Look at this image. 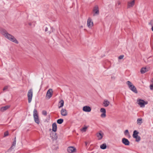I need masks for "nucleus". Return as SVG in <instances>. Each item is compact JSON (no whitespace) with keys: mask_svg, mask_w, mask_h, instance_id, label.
Instances as JSON below:
<instances>
[{"mask_svg":"<svg viewBox=\"0 0 153 153\" xmlns=\"http://www.w3.org/2000/svg\"><path fill=\"white\" fill-rule=\"evenodd\" d=\"M148 70L147 69L146 67L142 68L140 70V72L142 74H143L147 72Z\"/></svg>","mask_w":153,"mask_h":153,"instance_id":"obj_19","label":"nucleus"},{"mask_svg":"<svg viewBox=\"0 0 153 153\" xmlns=\"http://www.w3.org/2000/svg\"><path fill=\"white\" fill-rule=\"evenodd\" d=\"M149 25H150L152 26L153 25V20H151L149 23Z\"/></svg>","mask_w":153,"mask_h":153,"instance_id":"obj_31","label":"nucleus"},{"mask_svg":"<svg viewBox=\"0 0 153 153\" xmlns=\"http://www.w3.org/2000/svg\"><path fill=\"white\" fill-rule=\"evenodd\" d=\"M126 84L128 85L129 88L133 92L136 94H137L138 93L136 88L130 81H127L126 82Z\"/></svg>","mask_w":153,"mask_h":153,"instance_id":"obj_2","label":"nucleus"},{"mask_svg":"<svg viewBox=\"0 0 153 153\" xmlns=\"http://www.w3.org/2000/svg\"><path fill=\"white\" fill-rule=\"evenodd\" d=\"M83 110L86 112H89L91 111V108L88 106H85L83 107Z\"/></svg>","mask_w":153,"mask_h":153,"instance_id":"obj_10","label":"nucleus"},{"mask_svg":"<svg viewBox=\"0 0 153 153\" xmlns=\"http://www.w3.org/2000/svg\"><path fill=\"white\" fill-rule=\"evenodd\" d=\"M8 131H6L4 133V137H6L8 135Z\"/></svg>","mask_w":153,"mask_h":153,"instance_id":"obj_33","label":"nucleus"},{"mask_svg":"<svg viewBox=\"0 0 153 153\" xmlns=\"http://www.w3.org/2000/svg\"><path fill=\"white\" fill-rule=\"evenodd\" d=\"M53 95V91L52 89L51 88L49 89L47 91L46 95V97L49 99L51 98Z\"/></svg>","mask_w":153,"mask_h":153,"instance_id":"obj_4","label":"nucleus"},{"mask_svg":"<svg viewBox=\"0 0 153 153\" xmlns=\"http://www.w3.org/2000/svg\"><path fill=\"white\" fill-rule=\"evenodd\" d=\"M51 31H49L48 32V33H49V34H50L51 33V32H53V28L52 27V28H51Z\"/></svg>","mask_w":153,"mask_h":153,"instance_id":"obj_37","label":"nucleus"},{"mask_svg":"<svg viewBox=\"0 0 153 153\" xmlns=\"http://www.w3.org/2000/svg\"><path fill=\"white\" fill-rule=\"evenodd\" d=\"M33 116L34 118L39 117L37 111L36 109H34V110Z\"/></svg>","mask_w":153,"mask_h":153,"instance_id":"obj_21","label":"nucleus"},{"mask_svg":"<svg viewBox=\"0 0 153 153\" xmlns=\"http://www.w3.org/2000/svg\"><path fill=\"white\" fill-rule=\"evenodd\" d=\"M122 143L126 146H128L130 144V142L127 139L125 138H123L122 139Z\"/></svg>","mask_w":153,"mask_h":153,"instance_id":"obj_7","label":"nucleus"},{"mask_svg":"<svg viewBox=\"0 0 153 153\" xmlns=\"http://www.w3.org/2000/svg\"><path fill=\"white\" fill-rule=\"evenodd\" d=\"M142 119L141 118H138L137 121V123L139 125H140L142 123Z\"/></svg>","mask_w":153,"mask_h":153,"instance_id":"obj_22","label":"nucleus"},{"mask_svg":"<svg viewBox=\"0 0 153 153\" xmlns=\"http://www.w3.org/2000/svg\"><path fill=\"white\" fill-rule=\"evenodd\" d=\"M52 130L54 132H55L57 130V127L56 123H54L52 124Z\"/></svg>","mask_w":153,"mask_h":153,"instance_id":"obj_16","label":"nucleus"},{"mask_svg":"<svg viewBox=\"0 0 153 153\" xmlns=\"http://www.w3.org/2000/svg\"><path fill=\"white\" fill-rule=\"evenodd\" d=\"M106 147L107 146L105 143H103L100 146V148L102 149H106Z\"/></svg>","mask_w":153,"mask_h":153,"instance_id":"obj_23","label":"nucleus"},{"mask_svg":"<svg viewBox=\"0 0 153 153\" xmlns=\"http://www.w3.org/2000/svg\"><path fill=\"white\" fill-rule=\"evenodd\" d=\"M0 32L6 38L10 41H12L16 44L19 43L17 40L12 35L9 33L7 32L3 28L0 29Z\"/></svg>","mask_w":153,"mask_h":153,"instance_id":"obj_1","label":"nucleus"},{"mask_svg":"<svg viewBox=\"0 0 153 153\" xmlns=\"http://www.w3.org/2000/svg\"><path fill=\"white\" fill-rule=\"evenodd\" d=\"M124 134L126 135H129V133L128 130H126L124 131Z\"/></svg>","mask_w":153,"mask_h":153,"instance_id":"obj_29","label":"nucleus"},{"mask_svg":"<svg viewBox=\"0 0 153 153\" xmlns=\"http://www.w3.org/2000/svg\"><path fill=\"white\" fill-rule=\"evenodd\" d=\"M34 120L35 123H37V124H39V119L38 117H36L35 118H34Z\"/></svg>","mask_w":153,"mask_h":153,"instance_id":"obj_24","label":"nucleus"},{"mask_svg":"<svg viewBox=\"0 0 153 153\" xmlns=\"http://www.w3.org/2000/svg\"><path fill=\"white\" fill-rule=\"evenodd\" d=\"M151 29L153 31V25L152 26Z\"/></svg>","mask_w":153,"mask_h":153,"instance_id":"obj_43","label":"nucleus"},{"mask_svg":"<svg viewBox=\"0 0 153 153\" xmlns=\"http://www.w3.org/2000/svg\"><path fill=\"white\" fill-rule=\"evenodd\" d=\"M136 139V141L137 142H138L140 141V136H137V137Z\"/></svg>","mask_w":153,"mask_h":153,"instance_id":"obj_32","label":"nucleus"},{"mask_svg":"<svg viewBox=\"0 0 153 153\" xmlns=\"http://www.w3.org/2000/svg\"><path fill=\"white\" fill-rule=\"evenodd\" d=\"M48 30V28L47 27H46L45 29V32L47 31Z\"/></svg>","mask_w":153,"mask_h":153,"instance_id":"obj_40","label":"nucleus"},{"mask_svg":"<svg viewBox=\"0 0 153 153\" xmlns=\"http://www.w3.org/2000/svg\"><path fill=\"white\" fill-rule=\"evenodd\" d=\"M16 142L15 141H13L12 145L13 146H15V145L16 144Z\"/></svg>","mask_w":153,"mask_h":153,"instance_id":"obj_38","label":"nucleus"},{"mask_svg":"<svg viewBox=\"0 0 153 153\" xmlns=\"http://www.w3.org/2000/svg\"><path fill=\"white\" fill-rule=\"evenodd\" d=\"M147 103L143 100H140L138 101V104L140 105V106L141 107H144L145 105Z\"/></svg>","mask_w":153,"mask_h":153,"instance_id":"obj_11","label":"nucleus"},{"mask_svg":"<svg viewBox=\"0 0 153 153\" xmlns=\"http://www.w3.org/2000/svg\"><path fill=\"white\" fill-rule=\"evenodd\" d=\"M33 96V91L32 89H30L27 93V97L28 98V102L30 103L32 100Z\"/></svg>","mask_w":153,"mask_h":153,"instance_id":"obj_3","label":"nucleus"},{"mask_svg":"<svg viewBox=\"0 0 153 153\" xmlns=\"http://www.w3.org/2000/svg\"><path fill=\"white\" fill-rule=\"evenodd\" d=\"M123 55H120L119 57L118 58L119 59H122L123 58Z\"/></svg>","mask_w":153,"mask_h":153,"instance_id":"obj_36","label":"nucleus"},{"mask_svg":"<svg viewBox=\"0 0 153 153\" xmlns=\"http://www.w3.org/2000/svg\"><path fill=\"white\" fill-rule=\"evenodd\" d=\"M14 147L12 145L11 147L8 149L7 152H10L13 149H14Z\"/></svg>","mask_w":153,"mask_h":153,"instance_id":"obj_28","label":"nucleus"},{"mask_svg":"<svg viewBox=\"0 0 153 153\" xmlns=\"http://www.w3.org/2000/svg\"><path fill=\"white\" fill-rule=\"evenodd\" d=\"M87 26L89 28H91L93 26V23L92 19L90 17H89L87 20Z\"/></svg>","mask_w":153,"mask_h":153,"instance_id":"obj_6","label":"nucleus"},{"mask_svg":"<svg viewBox=\"0 0 153 153\" xmlns=\"http://www.w3.org/2000/svg\"><path fill=\"white\" fill-rule=\"evenodd\" d=\"M87 127L85 126V127H83L81 129V131H83L84 132H85L86 131V129H87Z\"/></svg>","mask_w":153,"mask_h":153,"instance_id":"obj_27","label":"nucleus"},{"mask_svg":"<svg viewBox=\"0 0 153 153\" xmlns=\"http://www.w3.org/2000/svg\"><path fill=\"white\" fill-rule=\"evenodd\" d=\"M139 132L136 130H134L133 133V137L134 138H136L138 136Z\"/></svg>","mask_w":153,"mask_h":153,"instance_id":"obj_20","label":"nucleus"},{"mask_svg":"<svg viewBox=\"0 0 153 153\" xmlns=\"http://www.w3.org/2000/svg\"><path fill=\"white\" fill-rule=\"evenodd\" d=\"M93 11L94 13L93 16L96 15H98L99 14L98 7L97 5L95 6L93 9Z\"/></svg>","mask_w":153,"mask_h":153,"instance_id":"obj_5","label":"nucleus"},{"mask_svg":"<svg viewBox=\"0 0 153 153\" xmlns=\"http://www.w3.org/2000/svg\"><path fill=\"white\" fill-rule=\"evenodd\" d=\"M150 88L151 90H153V84L150 85Z\"/></svg>","mask_w":153,"mask_h":153,"instance_id":"obj_34","label":"nucleus"},{"mask_svg":"<svg viewBox=\"0 0 153 153\" xmlns=\"http://www.w3.org/2000/svg\"><path fill=\"white\" fill-rule=\"evenodd\" d=\"M64 101L63 100H61L59 102L58 104V108H60L63 106L64 105Z\"/></svg>","mask_w":153,"mask_h":153,"instance_id":"obj_18","label":"nucleus"},{"mask_svg":"<svg viewBox=\"0 0 153 153\" xmlns=\"http://www.w3.org/2000/svg\"><path fill=\"white\" fill-rule=\"evenodd\" d=\"M85 144H86V145H87V143L86 142H85Z\"/></svg>","mask_w":153,"mask_h":153,"instance_id":"obj_44","label":"nucleus"},{"mask_svg":"<svg viewBox=\"0 0 153 153\" xmlns=\"http://www.w3.org/2000/svg\"><path fill=\"white\" fill-rule=\"evenodd\" d=\"M63 120L62 119H58L57 121V123L59 124H61L63 122Z\"/></svg>","mask_w":153,"mask_h":153,"instance_id":"obj_26","label":"nucleus"},{"mask_svg":"<svg viewBox=\"0 0 153 153\" xmlns=\"http://www.w3.org/2000/svg\"><path fill=\"white\" fill-rule=\"evenodd\" d=\"M52 139L53 140H56L57 138V136L56 135V133L53 134L52 136Z\"/></svg>","mask_w":153,"mask_h":153,"instance_id":"obj_25","label":"nucleus"},{"mask_svg":"<svg viewBox=\"0 0 153 153\" xmlns=\"http://www.w3.org/2000/svg\"><path fill=\"white\" fill-rule=\"evenodd\" d=\"M42 114L45 116H46L47 115V112L45 110H43L42 111Z\"/></svg>","mask_w":153,"mask_h":153,"instance_id":"obj_30","label":"nucleus"},{"mask_svg":"<svg viewBox=\"0 0 153 153\" xmlns=\"http://www.w3.org/2000/svg\"><path fill=\"white\" fill-rule=\"evenodd\" d=\"M10 107V105H6L5 106L1 107L0 109V111L1 112H4Z\"/></svg>","mask_w":153,"mask_h":153,"instance_id":"obj_15","label":"nucleus"},{"mask_svg":"<svg viewBox=\"0 0 153 153\" xmlns=\"http://www.w3.org/2000/svg\"><path fill=\"white\" fill-rule=\"evenodd\" d=\"M121 4L120 2L119 1H118L117 2V4L118 5H120Z\"/></svg>","mask_w":153,"mask_h":153,"instance_id":"obj_39","label":"nucleus"},{"mask_svg":"<svg viewBox=\"0 0 153 153\" xmlns=\"http://www.w3.org/2000/svg\"><path fill=\"white\" fill-rule=\"evenodd\" d=\"M28 25H30V26H31V25L32 24H31V23H28Z\"/></svg>","mask_w":153,"mask_h":153,"instance_id":"obj_42","label":"nucleus"},{"mask_svg":"<svg viewBox=\"0 0 153 153\" xmlns=\"http://www.w3.org/2000/svg\"><path fill=\"white\" fill-rule=\"evenodd\" d=\"M135 3L134 0H133L130 2H128V8H130L133 7Z\"/></svg>","mask_w":153,"mask_h":153,"instance_id":"obj_14","label":"nucleus"},{"mask_svg":"<svg viewBox=\"0 0 153 153\" xmlns=\"http://www.w3.org/2000/svg\"><path fill=\"white\" fill-rule=\"evenodd\" d=\"M61 114L64 116H67L68 115V112L65 108H62L61 111Z\"/></svg>","mask_w":153,"mask_h":153,"instance_id":"obj_12","label":"nucleus"},{"mask_svg":"<svg viewBox=\"0 0 153 153\" xmlns=\"http://www.w3.org/2000/svg\"><path fill=\"white\" fill-rule=\"evenodd\" d=\"M13 141H15L16 142V137H15V138L14 139Z\"/></svg>","mask_w":153,"mask_h":153,"instance_id":"obj_41","label":"nucleus"},{"mask_svg":"<svg viewBox=\"0 0 153 153\" xmlns=\"http://www.w3.org/2000/svg\"><path fill=\"white\" fill-rule=\"evenodd\" d=\"M96 134L97 137L98 138V139L100 140L102 138L103 133L101 131H100V133H97Z\"/></svg>","mask_w":153,"mask_h":153,"instance_id":"obj_13","label":"nucleus"},{"mask_svg":"<svg viewBox=\"0 0 153 153\" xmlns=\"http://www.w3.org/2000/svg\"><path fill=\"white\" fill-rule=\"evenodd\" d=\"M101 112L102 113L101 115V117L102 118H105L106 117V110L105 109L103 108H101L100 110Z\"/></svg>","mask_w":153,"mask_h":153,"instance_id":"obj_8","label":"nucleus"},{"mask_svg":"<svg viewBox=\"0 0 153 153\" xmlns=\"http://www.w3.org/2000/svg\"><path fill=\"white\" fill-rule=\"evenodd\" d=\"M8 88V87L7 86H5L3 88V91H4L5 90L7 89Z\"/></svg>","mask_w":153,"mask_h":153,"instance_id":"obj_35","label":"nucleus"},{"mask_svg":"<svg viewBox=\"0 0 153 153\" xmlns=\"http://www.w3.org/2000/svg\"><path fill=\"white\" fill-rule=\"evenodd\" d=\"M103 104L105 107H107L110 104V102L107 100H105L103 102Z\"/></svg>","mask_w":153,"mask_h":153,"instance_id":"obj_17","label":"nucleus"},{"mask_svg":"<svg viewBox=\"0 0 153 153\" xmlns=\"http://www.w3.org/2000/svg\"><path fill=\"white\" fill-rule=\"evenodd\" d=\"M76 150V148L73 146L69 147L68 148L67 151L68 152L72 153L74 152Z\"/></svg>","mask_w":153,"mask_h":153,"instance_id":"obj_9","label":"nucleus"}]
</instances>
